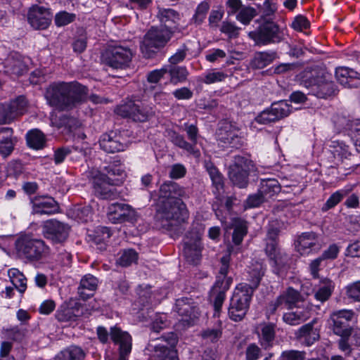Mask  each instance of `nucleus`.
I'll return each mask as SVG.
<instances>
[{
    "label": "nucleus",
    "instance_id": "nucleus-33",
    "mask_svg": "<svg viewBox=\"0 0 360 360\" xmlns=\"http://www.w3.org/2000/svg\"><path fill=\"white\" fill-rule=\"evenodd\" d=\"M217 139L221 143L229 146L231 148H238L243 146V139L234 130H228L227 127H222L219 129Z\"/></svg>",
    "mask_w": 360,
    "mask_h": 360
},
{
    "label": "nucleus",
    "instance_id": "nucleus-4",
    "mask_svg": "<svg viewBox=\"0 0 360 360\" xmlns=\"http://www.w3.org/2000/svg\"><path fill=\"white\" fill-rule=\"evenodd\" d=\"M106 174L98 173L93 178V187L95 195L103 200H114L119 196L115 186L120 185L122 181L119 178L122 177L124 171L113 165H109L104 168Z\"/></svg>",
    "mask_w": 360,
    "mask_h": 360
},
{
    "label": "nucleus",
    "instance_id": "nucleus-23",
    "mask_svg": "<svg viewBox=\"0 0 360 360\" xmlns=\"http://www.w3.org/2000/svg\"><path fill=\"white\" fill-rule=\"evenodd\" d=\"M232 278L226 279V281L217 278L214 286L210 290V297L213 301L214 314V316H219L221 311L222 304L226 297V292L229 290Z\"/></svg>",
    "mask_w": 360,
    "mask_h": 360
},
{
    "label": "nucleus",
    "instance_id": "nucleus-12",
    "mask_svg": "<svg viewBox=\"0 0 360 360\" xmlns=\"http://www.w3.org/2000/svg\"><path fill=\"white\" fill-rule=\"evenodd\" d=\"M248 36L258 46L278 43L283 39L279 27L270 20L264 21L255 30L250 32Z\"/></svg>",
    "mask_w": 360,
    "mask_h": 360
},
{
    "label": "nucleus",
    "instance_id": "nucleus-29",
    "mask_svg": "<svg viewBox=\"0 0 360 360\" xmlns=\"http://www.w3.org/2000/svg\"><path fill=\"white\" fill-rule=\"evenodd\" d=\"M296 248L301 255L318 251L320 249V245L318 243L316 234L314 232L303 233L297 240Z\"/></svg>",
    "mask_w": 360,
    "mask_h": 360
},
{
    "label": "nucleus",
    "instance_id": "nucleus-54",
    "mask_svg": "<svg viewBox=\"0 0 360 360\" xmlns=\"http://www.w3.org/2000/svg\"><path fill=\"white\" fill-rule=\"evenodd\" d=\"M351 190L352 188L348 190H340L333 193L323 205L321 210L323 212H326L328 210L334 207L342 200L344 196L348 194L349 191Z\"/></svg>",
    "mask_w": 360,
    "mask_h": 360
},
{
    "label": "nucleus",
    "instance_id": "nucleus-15",
    "mask_svg": "<svg viewBox=\"0 0 360 360\" xmlns=\"http://www.w3.org/2000/svg\"><path fill=\"white\" fill-rule=\"evenodd\" d=\"M175 311L181 317L180 321L185 327L194 325L200 316V310L197 304L190 297L177 299Z\"/></svg>",
    "mask_w": 360,
    "mask_h": 360
},
{
    "label": "nucleus",
    "instance_id": "nucleus-31",
    "mask_svg": "<svg viewBox=\"0 0 360 360\" xmlns=\"http://www.w3.org/2000/svg\"><path fill=\"white\" fill-rule=\"evenodd\" d=\"M98 283V279L96 276L89 274L84 275L82 278L77 289L79 297L85 301L93 297Z\"/></svg>",
    "mask_w": 360,
    "mask_h": 360
},
{
    "label": "nucleus",
    "instance_id": "nucleus-9",
    "mask_svg": "<svg viewBox=\"0 0 360 360\" xmlns=\"http://www.w3.org/2000/svg\"><path fill=\"white\" fill-rule=\"evenodd\" d=\"M115 112L118 115L134 122H148L155 115V110L153 106L131 99L127 100L118 105Z\"/></svg>",
    "mask_w": 360,
    "mask_h": 360
},
{
    "label": "nucleus",
    "instance_id": "nucleus-18",
    "mask_svg": "<svg viewBox=\"0 0 360 360\" xmlns=\"http://www.w3.org/2000/svg\"><path fill=\"white\" fill-rule=\"evenodd\" d=\"M70 230L68 224L56 219L47 220L42 226L44 236L53 243L65 242L69 236Z\"/></svg>",
    "mask_w": 360,
    "mask_h": 360
},
{
    "label": "nucleus",
    "instance_id": "nucleus-60",
    "mask_svg": "<svg viewBox=\"0 0 360 360\" xmlns=\"http://www.w3.org/2000/svg\"><path fill=\"white\" fill-rule=\"evenodd\" d=\"M305 356L304 351L290 349L283 352L278 360H304Z\"/></svg>",
    "mask_w": 360,
    "mask_h": 360
},
{
    "label": "nucleus",
    "instance_id": "nucleus-47",
    "mask_svg": "<svg viewBox=\"0 0 360 360\" xmlns=\"http://www.w3.org/2000/svg\"><path fill=\"white\" fill-rule=\"evenodd\" d=\"M270 261L272 262L274 273L279 276H283L288 268V255L281 251Z\"/></svg>",
    "mask_w": 360,
    "mask_h": 360
},
{
    "label": "nucleus",
    "instance_id": "nucleus-48",
    "mask_svg": "<svg viewBox=\"0 0 360 360\" xmlns=\"http://www.w3.org/2000/svg\"><path fill=\"white\" fill-rule=\"evenodd\" d=\"M205 167L210 175L214 186L217 190L223 188L224 178L217 167L212 162L205 161Z\"/></svg>",
    "mask_w": 360,
    "mask_h": 360
},
{
    "label": "nucleus",
    "instance_id": "nucleus-21",
    "mask_svg": "<svg viewBox=\"0 0 360 360\" xmlns=\"http://www.w3.org/2000/svg\"><path fill=\"white\" fill-rule=\"evenodd\" d=\"M52 16L50 8L34 5L28 11L27 20L34 29L46 30L51 22Z\"/></svg>",
    "mask_w": 360,
    "mask_h": 360
},
{
    "label": "nucleus",
    "instance_id": "nucleus-17",
    "mask_svg": "<svg viewBox=\"0 0 360 360\" xmlns=\"http://www.w3.org/2000/svg\"><path fill=\"white\" fill-rule=\"evenodd\" d=\"M202 245L201 233L195 228L186 233L184 243V254L187 261L196 264L201 258Z\"/></svg>",
    "mask_w": 360,
    "mask_h": 360
},
{
    "label": "nucleus",
    "instance_id": "nucleus-51",
    "mask_svg": "<svg viewBox=\"0 0 360 360\" xmlns=\"http://www.w3.org/2000/svg\"><path fill=\"white\" fill-rule=\"evenodd\" d=\"M210 8V4L209 1H203L199 4L195 9V14L191 20V22L195 25H201L204 22Z\"/></svg>",
    "mask_w": 360,
    "mask_h": 360
},
{
    "label": "nucleus",
    "instance_id": "nucleus-24",
    "mask_svg": "<svg viewBox=\"0 0 360 360\" xmlns=\"http://www.w3.org/2000/svg\"><path fill=\"white\" fill-rule=\"evenodd\" d=\"M317 321L314 319L310 323L301 326L295 333L297 340L303 345L309 347L320 339V328L316 326Z\"/></svg>",
    "mask_w": 360,
    "mask_h": 360
},
{
    "label": "nucleus",
    "instance_id": "nucleus-57",
    "mask_svg": "<svg viewBox=\"0 0 360 360\" xmlns=\"http://www.w3.org/2000/svg\"><path fill=\"white\" fill-rule=\"evenodd\" d=\"M11 280L13 285L20 293L25 291L27 288V279L22 273L15 269L13 271V275L11 276Z\"/></svg>",
    "mask_w": 360,
    "mask_h": 360
},
{
    "label": "nucleus",
    "instance_id": "nucleus-39",
    "mask_svg": "<svg viewBox=\"0 0 360 360\" xmlns=\"http://www.w3.org/2000/svg\"><path fill=\"white\" fill-rule=\"evenodd\" d=\"M13 129L10 127L0 129V153L4 157L9 155L14 148Z\"/></svg>",
    "mask_w": 360,
    "mask_h": 360
},
{
    "label": "nucleus",
    "instance_id": "nucleus-8",
    "mask_svg": "<svg viewBox=\"0 0 360 360\" xmlns=\"http://www.w3.org/2000/svg\"><path fill=\"white\" fill-rule=\"evenodd\" d=\"M252 290L245 285H237L230 300L228 316L234 322H240L245 317L252 297Z\"/></svg>",
    "mask_w": 360,
    "mask_h": 360
},
{
    "label": "nucleus",
    "instance_id": "nucleus-6",
    "mask_svg": "<svg viewBox=\"0 0 360 360\" xmlns=\"http://www.w3.org/2000/svg\"><path fill=\"white\" fill-rule=\"evenodd\" d=\"M18 256L30 262H39L49 255V248L45 242L31 235L20 236L15 242Z\"/></svg>",
    "mask_w": 360,
    "mask_h": 360
},
{
    "label": "nucleus",
    "instance_id": "nucleus-14",
    "mask_svg": "<svg viewBox=\"0 0 360 360\" xmlns=\"http://www.w3.org/2000/svg\"><path fill=\"white\" fill-rule=\"evenodd\" d=\"M304 85L311 94L319 98H328L337 95L338 89L334 82L323 77L310 78L304 81Z\"/></svg>",
    "mask_w": 360,
    "mask_h": 360
},
{
    "label": "nucleus",
    "instance_id": "nucleus-30",
    "mask_svg": "<svg viewBox=\"0 0 360 360\" xmlns=\"http://www.w3.org/2000/svg\"><path fill=\"white\" fill-rule=\"evenodd\" d=\"M82 305L75 302L74 305L63 304L57 310L56 318L60 322L75 321L82 315Z\"/></svg>",
    "mask_w": 360,
    "mask_h": 360
},
{
    "label": "nucleus",
    "instance_id": "nucleus-43",
    "mask_svg": "<svg viewBox=\"0 0 360 360\" xmlns=\"http://www.w3.org/2000/svg\"><path fill=\"white\" fill-rule=\"evenodd\" d=\"M259 190L265 199L268 200L280 193L281 186L274 179H266L261 181Z\"/></svg>",
    "mask_w": 360,
    "mask_h": 360
},
{
    "label": "nucleus",
    "instance_id": "nucleus-20",
    "mask_svg": "<svg viewBox=\"0 0 360 360\" xmlns=\"http://www.w3.org/2000/svg\"><path fill=\"white\" fill-rule=\"evenodd\" d=\"M27 106L24 96H19L10 103L0 104V124H8L22 115Z\"/></svg>",
    "mask_w": 360,
    "mask_h": 360
},
{
    "label": "nucleus",
    "instance_id": "nucleus-10",
    "mask_svg": "<svg viewBox=\"0 0 360 360\" xmlns=\"http://www.w3.org/2000/svg\"><path fill=\"white\" fill-rule=\"evenodd\" d=\"M254 168L253 162L248 158L236 155L229 166V177L233 185L240 188L247 187L250 171Z\"/></svg>",
    "mask_w": 360,
    "mask_h": 360
},
{
    "label": "nucleus",
    "instance_id": "nucleus-62",
    "mask_svg": "<svg viewBox=\"0 0 360 360\" xmlns=\"http://www.w3.org/2000/svg\"><path fill=\"white\" fill-rule=\"evenodd\" d=\"M188 51V46L185 44H182L181 48L169 58V62L171 65H176L182 62L185 59Z\"/></svg>",
    "mask_w": 360,
    "mask_h": 360
},
{
    "label": "nucleus",
    "instance_id": "nucleus-25",
    "mask_svg": "<svg viewBox=\"0 0 360 360\" xmlns=\"http://www.w3.org/2000/svg\"><path fill=\"white\" fill-rule=\"evenodd\" d=\"M33 212L39 214H53L58 212V203L48 195L37 196L31 200Z\"/></svg>",
    "mask_w": 360,
    "mask_h": 360
},
{
    "label": "nucleus",
    "instance_id": "nucleus-32",
    "mask_svg": "<svg viewBox=\"0 0 360 360\" xmlns=\"http://www.w3.org/2000/svg\"><path fill=\"white\" fill-rule=\"evenodd\" d=\"M265 272L266 266L262 263L256 262L252 264V266L248 271L249 275L248 280L250 283H240L238 285H245L246 287L250 288L252 290L253 294L255 289L258 288L262 277L265 274Z\"/></svg>",
    "mask_w": 360,
    "mask_h": 360
},
{
    "label": "nucleus",
    "instance_id": "nucleus-2",
    "mask_svg": "<svg viewBox=\"0 0 360 360\" xmlns=\"http://www.w3.org/2000/svg\"><path fill=\"white\" fill-rule=\"evenodd\" d=\"M184 27L176 26L172 28L161 26L151 27L145 34L140 48L143 57L154 58L156 54L166 46L176 33H181Z\"/></svg>",
    "mask_w": 360,
    "mask_h": 360
},
{
    "label": "nucleus",
    "instance_id": "nucleus-58",
    "mask_svg": "<svg viewBox=\"0 0 360 360\" xmlns=\"http://www.w3.org/2000/svg\"><path fill=\"white\" fill-rule=\"evenodd\" d=\"M76 19L75 13H70L67 11H60L55 15V24L57 27L65 26Z\"/></svg>",
    "mask_w": 360,
    "mask_h": 360
},
{
    "label": "nucleus",
    "instance_id": "nucleus-55",
    "mask_svg": "<svg viewBox=\"0 0 360 360\" xmlns=\"http://www.w3.org/2000/svg\"><path fill=\"white\" fill-rule=\"evenodd\" d=\"M283 226L284 223L279 219H275L271 220L268 225L266 238L278 240L279 233Z\"/></svg>",
    "mask_w": 360,
    "mask_h": 360
},
{
    "label": "nucleus",
    "instance_id": "nucleus-7",
    "mask_svg": "<svg viewBox=\"0 0 360 360\" xmlns=\"http://www.w3.org/2000/svg\"><path fill=\"white\" fill-rule=\"evenodd\" d=\"M177 342L176 334L170 332L160 338L152 339L146 347V351L159 360H178L177 353L174 349Z\"/></svg>",
    "mask_w": 360,
    "mask_h": 360
},
{
    "label": "nucleus",
    "instance_id": "nucleus-11",
    "mask_svg": "<svg viewBox=\"0 0 360 360\" xmlns=\"http://www.w3.org/2000/svg\"><path fill=\"white\" fill-rule=\"evenodd\" d=\"M133 56L131 50L121 45L109 46L102 53L103 64L114 69H123L129 65Z\"/></svg>",
    "mask_w": 360,
    "mask_h": 360
},
{
    "label": "nucleus",
    "instance_id": "nucleus-52",
    "mask_svg": "<svg viewBox=\"0 0 360 360\" xmlns=\"http://www.w3.org/2000/svg\"><path fill=\"white\" fill-rule=\"evenodd\" d=\"M138 260V253L133 249L124 250L116 263L121 266L127 267L136 263Z\"/></svg>",
    "mask_w": 360,
    "mask_h": 360
},
{
    "label": "nucleus",
    "instance_id": "nucleus-22",
    "mask_svg": "<svg viewBox=\"0 0 360 360\" xmlns=\"http://www.w3.org/2000/svg\"><path fill=\"white\" fill-rule=\"evenodd\" d=\"M123 137L116 131H111L101 135L99 145L102 150L109 153H115L125 150L128 145L123 141Z\"/></svg>",
    "mask_w": 360,
    "mask_h": 360
},
{
    "label": "nucleus",
    "instance_id": "nucleus-59",
    "mask_svg": "<svg viewBox=\"0 0 360 360\" xmlns=\"http://www.w3.org/2000/svg\"><path fill=\"white\" fill-rule=\"evenodd\" d=\"M264 250L269 260L274 258L278 253L281 252L278 247V240L266 238V247Z\"/></svg>",
    "mask_w": 360,
    "mask_h": 360
},
{
    "label": "nucleus",
    "instance_id": "nucleus-35",
    "mask_svg": "<svg viewBox=\"0 0 360 360\" xmlns=\"http://www.w3.org/2000/svg\"><path fill=\"white\" fill-rule=\"evenodd\" d=\"M167 136L169 141L176 146L185 150L188 153L193 155L195 157L200 155V151L192 146L189 142L186 141L183 135L177 133L172 129L166 131Z\"/></svg>",
    "mask_w": 360,
    "mask_h": 360
},
{
    "label": "nucleus",
    "instance_id": "nucleus-34",
    "mask_svg": "<svg viewBox=\"0 0 360 360\" xmlns=\"http://www.w3.org/2000/svg\"><path fill=\"white\" fill-rule=\"evenodd\" d=\"M276 325L272 323L261 324V332L258 334L261 346L264 349L272 347L276 338Z\"/></svg>",
    "mask_w": 360,
    "mask_h": 360
},
{
    "label": "nucleus",
    "instance_id": "nucleus-37",
    "mask_svg": "<svg viewBox=\"0 0 360 360\" xmlns=\"http://www.w3.org/2000/svg\"><path fill=\"white\" fill-rule=\"evenodd\" d=\"M158 17L161 22V27L172 28L179 26L178 22L180 20L179 13L172 8L159 9Z\"/></svg>",
    "mask_w": 360,
    "mask_h": 360
},
{
    "label": "nucleus",
    "instance_id": "nucleus-5",
    "mask_svg": "<svg viewBox=\"0 0 360 360\" xmlns=\"http://www.w3.org/2000/svg\"><path fill=\"white\" fill-rule=\"evenodd\" d=\"M155 217L163 226H172L184 223L189 217L186 204L182 200L156 201Z\"/></svg>",
    "mask_w": 360,
    "mask_h": 360
},
{
    "label": "nucleus",
    "instance_id": "nucleus-36",
    "mask_svg": "<svg viewBox=\"0 0 360 360\" xmlns=\"http://www.w3.org/2000/svg\"><path fill=\"white\" fill-rule=\"evenodd\" d=\"M53 126L63 133H70L77 129L79 126V121L74 117L62 115L52 120Z\"/></svg>",
    "mask_w": 360,
    "mask_h": 360
},
{
    "label": "nucleus",
    "instance_id": "nucleus-42",
    "mask_svg": "<svg viewBox=\"0 0 360 360\" xmlns=\"http://www.w3.org/2000/svg\"><path fill=\"white\" fill-rule=\"evenodd\" d=\"M85 353L84 350L75 345H71L59 352L55 360H84Z\"/></svg>",
    "mask_w": 360,
    "mask_h": 360
},
{
    "label": "nucleus",
    "instance_id": "nucleus-41",
    "mask_svg": "<svg viewBox=\"0 0 360 360\" xmlns=\"http://www.w3.org/2000/svg\"><path fill=\"white\" fill-rule=\"evenodd\" d=\"M45 135L38 129L30 130L26 134L27 146L35 150H40L46 145Z\"/></svg>",
    "mask_w": 360,
    "mask_h": 360
},
{
    "label": "nucleus",
    "instance_id": "nucleus-1",
    "mask_svg": "<svg viewBox=\"0 0 360 360\" xmlns=\"http://www.w3.org/2000/svg\"><path fill=\"white\" fill-rule=\"evenodd\" d=\"M89 93L87 86L77 81L55 82L46 89L48 104L58 111H70L82 104Z\"/></svg>",
    "mask_w": 360,
    "mask_h": 360
},
{
    "label": "nucleus",
    "instance_id": "nucleus-56",
    "mask_svg": "<svg viewBox=\"0 0 360 360\" xmlns=\"http://www.w3.org/2000/svg\"><path fill=\"white\" fill-rule=\"evenodd\" d=\"M333 145L331 146L333 148V153L335 158H338L341 161L343 159L348 158L351 153L349 151V146L342 141L333 142Z\"/></svg>",
    "mask_w": 360,
    "mask_h": 360
},
{
    "label": "nucleus",
    "instance_id": "nucleus-40",
    "mask_svg": "<svg viewBox=\"0 0 360 360\" xmlns=\"http://www.w3.org/2000/svg\"><path fill=\"white\" fill-rule=\"evenodd\" d=\"M295 311L284 313L283 320L290 326H297L307 321L309 317L308 311L300 309L298 307Z\"/></svg>",
    "mask_w": 360,
    "mask_h": 360
},
{
    "label": "nucleus",
    "instance_id": "nucleus-28",
    "mask_svg": "<svg viewBox=\"0 0 360 360\" xmlns=\"http://www.w3.org/2000/svg\"><path fill=\"white\" fill-rule=\"evenodd\" d=\"M184 188L174 181H167L162 184L159 189L158 198L156 201H167L172 199L181 200L185 195Z\"/></svg>",
    "mask_w": 360,
    "mask_h": 360
},
{
    "label": "nucleus",
    "instance_id": "nucleus-3",
    "mask_svg": "<svg viewBox=\"0 0 360 360\" xmlns=\"http://www.w3.org/2000/svg\"><path fill=\"white\" fill-rule=\"evenodd\" d=\"M354 315V312L352 310L342 309L333 311L328 319L330 329L340 337L338 347L346 356L349 355L352 351L350 339L354 328L350 323Z\"/></svg>",
    "mask_w": 360,
    "mask_h": 360
},
{
    "label": "nucleus",
    "instance_id": "nucleus-19",
    "mask_svg": "<svg viewBox=\"0 0 360 360\" xmlns=\"http://www.w3.org/2000/svg\"><path fill=\"white\" fill-rule=\"evenodd\" d=\"M108 219L113 224L134 223L136 221V212L131 206L124 203H112L108 207Z\"/></svg>",
    "mask_w": 360,
    "mask_h": 360
},
{
    "label": "nucleus",
    "instance_id": "nucleus-64",
    "mask_svg": "<svg viewBox=\"0 0 360 360\" xmlns=\"http://www.w3.org/2000/svg\"><path fill=\"white\" fill-rule=\"evenodd\" d=\"M184 131L186 132L188 139L193 146L195 148V145L198 142V129L194 124H188L187 123L184 124Z\"/></svg>",
    "mask_w": 360,
    "mask_h": 360
},
{
    "label": "nucleus",
    "instance_id": "nucleus-38",
    "mask_svg": "<svg viewBox=\"0 0 360 360\" xmlns=\"http://www.w3.org/2000/svg\"><path fill=\"white\" fill-rule=\"evenodd\" d=\"M112 235L111 231L106 226H98L89 235L93 243L96 245L97 249L101 251L106 250L107 242Z\"/></svg>",
    "mask_w": 360,
    "mask_h": 360
},
{
    "label": "nucleus",
    "instance_id": "nucleus-53",
    "mask_svg": "<svg viewBox=\"0 0 360 360\" xmlns=\"http://www.w3.org/2000/svg\"><path fill=\"white\" fill-rule=\"evenodd\" d=\"M257 15L255 8L250 6H243L237 13L236 19L245 25L250 23L252 20Z\"/></svg>",
    "mask_w": 360,
    "mask_h": 360
},
{
    "label": "nucleus",
    "instance_id": "nucleus-44",
    "mask_svg": "<svg viewBox=\"0 0 360 360\" xmlns=\"http://www.w3.org/2000/svg\"><path fill=\"white\" fill-rule=\"evenodd\" d=\"M233 233L232 240L236 245H240L245 236L248 233L247 222L239 217L233 219Z\"/></svg>",
    "mask_w": 360,
    "mask_h": 360
},
{
    "label": "nucleus",
    "instance_id": "nucleus-61",
    "mask_svg": "<svg viewBox=\"0 0 360 360\" xmlns=\"http://www.w3.org/2000/svg\"><path fill=\"white\" fill-rule=\"evenodd\" d=\"M262 356V349L255 343L248 345L245 349L246 360H258Z\"/></svg>",
    "mask_w": 360,
    "mask_h": 360
},
{
    "label": "nucleus",
    "instance_id": "nucleus-63",
    "mask_svg": "<svg viewBox=\"0 0 360 360\" xmlns=\"http://www.w3.org/2000/svg\"><path fill=\"white\" fill-rule=\"evenodd\" d=\"M7 176L18 178L23 172V166L19 161H12L7 167Z\"/></svg>",
    "mask_w": 360,
    "mask_h": 360
},
{
    "label": "nucleus",
    "instance_id": "nucleus-50",
    "mask_svg": "<svg viewBox=\"0 0 360 360\" xmlns=\"http://www.w3.org/2000/svg\"><path fill=\"white\" fill-rule=\"evenodd\" d=\"M167 73L170 75V81L173 84L183 82L186 80L188 72L186 67L172 66L167 68Z\"/></svg>",
    "mask_w": 360,
    "mask_h": 360
},
{
    "label": "nucleus",
    "instance_id": "nucleus-46",
    "mask_svg": "<svg viewBox=\"0 0 360 360\" xmlns=\"http://www.w3.org/2000/svg\"><path fill=\"white\" fill-rule=\"evenodd\" d=\"M276 57L275 52H257L251 61V65L255 69H262L271 63Z\"/></svg>",
    "mask_w": 360,
    "mask_h": 360
},
{
    "label": "nucleus",
    "instance_id": "nucleus-16",
    "mask_svg": "<svg viewBox=\"0 0 360 360\" xmlns=\"http://www.w3.org/2000/svg\"><path fill=\"white\" fill-rule=\"evenodd\" d=\"M291 106L286 101H279L271 104L269 109L262 111L255 118L257 122L262 124H267L276 122L290 115Z\"/></svg>",
    "mask_w": 360,
    "mask_h": 360
},
{
    "label": "nucleus",
    "instance_id": "nucleus-26",
    "mask_svg": "<svg viewBox=\"0 0 360 360\" xmlns=\"http://www.w3.org/2000/svg\"><path fill=\"white\" fill-rule=\"evenodd\" d=\"M338 82L346 88L360 86V74L354 70L347 67H339L335 70Z\"/></svg>",
    "mask_w": 360,
    "mask_h": 360
},
{
    "label": "nucleus",
    "instance_id": "nucleus-49",
    "mask_svg": "<svg viewBox=\"0 0 360 360\" xmlns=\"http://www.w3.org/2000/svg\"><path fill=\"white\" fill-rule=\"evenodd\" d=\"M169 322L167 321L165 315H157L150 326V330L151 333L150 334L149 341H150L152 339H158V338L155 337L154 335L155 333H160L165 328H167L169 327ZM168 333H166V335ZM164 335H165V334L161 335L160 338ZM158 338H160V337H158ZM149 342H148V343Z\"/></svg>",
    "mask_w": 360,
    "mask_h": 360
},
{
    "label": "nucleus",
    "instance_id": "nucleus-13",
    "mask_svg": "<svg viewBox=\"0 0 360 360\" xmlns=\"http://www.w3.org/2000/svg\"><path fill=\"white\" fill-rule=\"evenodd\" d=\"M302 301L300 292L292 287H288L283 291L275 300L270 302L266 309V314L269 319L271 315L284 309H292L297 307L299 302Z\"/></svg>",
    "mask_w": 360,
    "mask_h": 360
},
{
    "label": "nucleus",
    "instance_id": "nucleus-45",
    "mask_svg": "<svg viewBox=\"0 0 360 360\" xmlns=\"http://www.w3.org/2000/svg\"><path fill=\"white\" fill-rule=\"evenodd\" d=\"M334 286L331 280L323 278L321 281V285L314 292V297L317 301L323 303L331 296Z\"/></svg>",
    "mask_w": 360,
    "mask_h": 360
},
{
    "label": "nucleus",
    "instance_id": "nucleus-27",
    "mask_svg": "<svg viewBox=\"0 0 360 360\" xmlns=\"http://www.w3.org/2000/svg\"><path fill=\"white\" fill-rule=\"evenodd\" d=\"M110 337L113 343L119 346L118 352L122 353L131 352L132 338L129 333L115 326L110 328Z\"/></svg>",
    "mask_w": 360,
    "mask_h": 360
}]
</instances>
